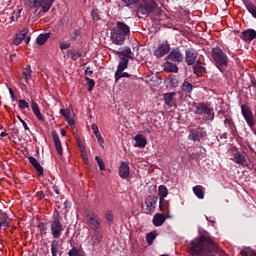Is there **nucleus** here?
I'll use <instances>...</instances> for the list:
<instances>
[{"instance_id": "49530a36", "label": "nucleus", "mask_w": 256, "mask_h": 256, "mask_svg": "<svg viewBox=\"0 0 256 256\" xmlns=\"http://www.w3.org/2000/svg\"><path fill=\"white\" fill-rule=\"evenodd\" d=\"M18 107L19 109H29V103L23 99H20Z\"/></svg>"}, {"instance_id": "c85d7f7f", "label": "nucleus", "mask_w": 256, "mask_h": 256, "mask_svg": "<svg viewBox=\"0 0 256 256\" xmlns=\"http://www.w3.org/2000/svg\"><path fill=\"white\" fill-rule=\"evenodd\" d=\"M100 231H94V235L92 236V245L93 247H97V245L101 244L103 241V236L99 234Z\"/></svg>"}, {"instance_id": "f03ea898", "label": "nucleus", "mask_w": 256, "mask_h": 256, "mask_svg": "<svg viewBox=\"0 0 256 256\" xmlns=\"http://www.w3.org/2000/svg\"><path fill=\"white\" fill-rule=\"evenodd\" d=\"M129 35H131V28L122 21H117L116 25L110 30V39L114 45H124Z\"/></svg>"}, {"instance_id": "72a5a7b5", "label": "nucleus", "mask_w": 256, "mask_h": 256, "mask_svg": "<svg viewBox=\"0 0 256 256\" xmlns=\"http://www.w3.org/2000/svg\"><path fill=\"white\" fill-rule=\"evenodd\" d=\"M68 256H85V252L80 248L73 246L72 249L69 250Z\"/></svg>"}, {"instance_id": "9d476101", "label": "nucleus", "mask_w": 256, "mask_h": 256, "mask_svg": "<svg viewBox=\"0 0 256 256\" xmlns=\"http://www.w3.org/2000/svg\"><path fill=\"white\" fill-rule=\"evenodd\" d=\"M198 53L194 49H186L185 50V63L191 67V65H195L197 61Z\"/></svg>"}, {"instance_id": "4be33fe9", "label": "nucleus", "mask_w": 256, "mask_h": 256, "mask_svg": "<svg viewBox=\"0 0 256 256\" xmlns=\"http://www.w3.org/2000/svg\"><path fill=\"white\" fill-rule=\"evenodd\" d=\"M134 141H135L134 147H141L143 149L147 146V139L143 137V134H137L134 137Z\"/></svg>"}, {"instance_id": "b1692460", "label": "nucleus", "mask_w": 256, "mask_h": 256, "mask_svg": "<svg viewBox=\"0 0 256 256\" xmlns=\"http://www.w3.org/2000/svg\"><path fill=\"white\" fill-rule=\"evenodd\" d=\"M193 73L195 75H202L205 73V66H203V64L200 62V60H197L193 65Z\"/></svg>"}, {"instance_id": "c756f323", "label": "nucleus", "mask_w": 256, "mask_h": 256, "mask_svg": "<svg viewBox=\"0 0 256 256\" xmlns=\"http://www.w3.org/2000/svg\"><path fill=\"white\" fill-rule=\"evenodd\" d=\"M193 193L198 199H205V192H203V186L197 185L193 187Z\"/></svg>"}, {"instance_id": "f257e3e1", "label": "nucleus", "mask_w": 256, "mask_h": 256, "mask_svg": "<svg viewBox=\"0 0 256 256\" xmlns=\"http://www.w3.org/2000/svg\"><path fill=\"white\" fill-rule=\"evenodd\" d=\"M125 7L129 5H135L138 3L137 7V17H149L151 13H155L159 6L155 0H122Z\"/></svg>"}, {"instance_id": "a878e982", "label": "nucleus", "mask_w": 256, "mask_h": 256, "mask_svg": "<svg viewBox=\"0 0 256 256\" xmlns=\"http://www.w3.org/2000/svg\"><path fill=\"white\" fill-rule=\"evenodd\" d=\"M181 91L184 95H191V93H193V84L185 80L181 85Z\"/></svg>"}, {"instance_id": "c9c22d12", "label": "nucleus", "mask_w": 256, "mask_h": 256, "mask_svg": "<svg viewBox=\"0 0 256 256\" xmlns=\"http://www.w3.org/2000/svg\"><path fill=\"white\" fill-rule=\"evenodd\" d=\"M171 87H179V75L170 74L168 76Z\"/></svg>"}, {"instance_id": "f8f14e48", "label": "nucleus", "mask_w": 256, "mask_h": 256, "mask_svg": "<svg viewBox=\"0 0 256 256\" xmlns=\"http://www.w3.org/2000/svg\"><path fill=\"white\" fill-rule=\"evenodd\" d=\"M169 51H171V46L168 43H163L157 47L154 51V55L157 58L165 57Z\"/></svg>"}, {"instance_id": "a19ab883", "label": "nucleus", "mask_w": 256, "mask_h": 256, "mask_svg": "<svg viewBox=\"0 0 256 256\" xmlns=\"http://www.w3.org/2000/svg\"><path fill=\"white\" fill-rule=\"evenodd\" d=\"M241 255H243V256H256V252L251 247H245L241 251Z\"/></svg>"}, {"instance_id": "473e14b6", "label": "nucleus", "mask_w": 256, "mask_h": 256, "mask_svg": "<svg viewBox=\"0 0 256 256\" xmlns=\"http://www.w3.org/2000/svg\"><path fill=\"white\" fill-rule=\"evenodd\" d=\"M32 73H33V70H31V65L26 66V68L22 72V75L26 83H29V81H31Z\"/></svg>"}, {"instance_id": "79ce46f5", "label": "nucleus", "mask_w": 256, "mask_h": 256, "mask_svg": "<svg viewBox=\"0 0 256 256\" xmlns=\"http://www.w3.org/2000/svg\"><path fill=\"white\" fill-rule=\"evenodd\" d=\"M85 81H86V85H87V90L89 91V93H91V91H93V89L95 88V80L89 78V77H85Z\"/></svg>"}, {"instance_id": "f3484780", "label": "nucleus", "mask_w": 256, "mask_h": 256, "mask_svg": "<svg viewBox=\"0 0 256 256\" xmlns=\"http://www.w3.org/2000/svg\"><path fill=\"white\" fill-rule=\"evenodd\" d=\"M193 107H196L194 111L195 115H205V112L209 109V104L193 102Z\"/></svg>"}, {"instance_id": "ddd939ff", "label": "nucleus", "mask_w": 256, "mask_h": 256, "mask_svg": "<svg viewBox=\"0 0 256 256\" xmlns=\"http://www.w3.org/2000/svg\"><path fill=\"white\" fill-rule=\"evenodd\" d=\"M240 37L245 43H251V41L256 39V31L254 29H246L242 32Z\"/></svg>"}, {"instance_id": "9b49d317", "label": "nucleus", "mask_w": 256, "mask_h": 256, "mask_svg": "<svg viewBox=\"0 0 256 256\" xmlns=\"http://www.w3.org/2000/svg\"><path fill=\"white\" fill-rule=\"evenodd\" d=\"M158 195H159V209L163 211V203H165V197L169 195V190H167V186L160 185L158 187Z\"/></svg>"}, {"instance_id": "0e129e2a", "label": "nucleus", "mask_w": 256, "mask_h": 256, "mask_svg": "<svg viewBox=\"0 0 256 256\" xmlns=\"http://www.w3.org/2000/svg\"><path fill=\"white\" fill-rule=\"evenodd\" d=\"M14 45L19 46L20 43H23V41L19 38H17V36L15 37L14 41H13Z\"/></svg>"}, {"instance_id": "680f3d73", "label": "nucleus", "mask_w": 256, "mask_h": 256, "mask_svg": "<svg viewBox=\"0 0 256 256\" xmlns=\"http://www.w3.org/2000/svg\"><path fill=\"white\" fill-rule=\"evenodd\" d=\"M166 211L169 213V202L165 201L164 200V203H163V210L162 211Z\"/></svg>"}, {"instance_id": "dca6fc26", "label": "nucleus", "mask_w": 256, "mask_h": 256, "mask_svg": "<svg viewBox=\"0 0 256 256\" xmlns=\"http://www.w3.org/2000/svg\"><path fill=\"white\" fill-rule=\"evenodd\" d=\"M51 135L53 137L54 145L58 155H63V146L61 145V139L59 138V134L57 133V131L53 130Z\"/></svg>"}, {"instance_id": "f704fd0d", "label": "nucleus", "mask_w": 256, "mask_h": 256, "mask_svg": "<svg viewBox=\"0 0 256 256\" xmlns=\"http://www.w3.org/2000/svg\"><path fill=\"white\" fill-rule=\"evenodd\" d=\"M59 249H61V245H59V241L53 240L51 243L52 256H57V253H59Z\"/></svg>"}, {"instance_id": "8fccbe9b", "label": "nucleus", "mask_w": 256, "mask_h": 256, "mask_svg": "<svg viewBox=\"0 0 256 256\" xmlns=\"http://www.w3.org/2000/svg\"><path fill=\"white\" fill-rule=\"evenodd\" d=\"M69 47H71V43L69 42H62L60 43V49L63 51L65 49H69Z\"/></svg>"}, {"instance_id": "412c9836", "label": "nucleus", "mask_w": 256, "mask_h": 256, "mask_svg": "<svg viewBox=\"0 0 256 256\" xmlns=\"http://www.w3.org/2000/svg\"><path fill=\"white\" fill-rule=\"evenodd\" d=\"M232 161H234V163L237 165L245 166V163H247V157H245V155H243L240 151H237L234 153Z\"/></svg>"}, {"instance_id": "052dcab7", "label": "nucleus", "mask_w": 256, "mask_h": 256, "mask_svg": "<svg viewBox=\"0 0 256 256\" xmlns=\"http://www.w3.org/2000/svg\"><path fill=\"white\" fill-rule=\"evenodd\" d=\"M60 114H61L65 119H69V114L67 113V110L61 109V110H60Z\"/></svg>"}, {"instance_id": "4468645a", "label": "nucleus", "mask_w": 256, "mask_h": 256, "mask_svg": "<svg viewBox=\"0 0 256 256\" xmlns=\"http://www.w3.org/2000/svg\"><path fill=\"white\" fill-rule=\"evenodd\" d=\"M119 175L121 179H129V175H131V168L129 167V162H121L119 167Z\"/></svg>"}, {"instance_id": "a211bd4d", "label": "nucleus", "mask_w": 256, "mask_h": 256, "mask_svg": "<svg viewBox=\"0 0 256 256\" xmlns=\"http://www.w3.org/2000/svg\"><path fill=\"white\" fill-rule=\"evenodd\" d=\"M31 108L35 117L38 119V121L45 122V116L41 114V110L39 109V104H37L35 100H32Z\"/></svg>"}, {"instance_id": "20e7f679", "label": "nucleus", "mask_w": 256, "mask_h": 256, "mask_svg": "<svg viewBox=\"0 0 256 256\" xmlns=\"http://www.w3.org/2000/svg\"><path fill=\"white\" fill-rule=\"evenodd\" d=\"M53 3H55V0H24V5L29 9H35V11L42 9L40 13L49 12Z\"/></svg>"}, {"instance_id": "69168bd1", "label": "nucleus", "mask_w": 256, "mask_h": 256, "mask_svg": "<svg viewBox=\"0 0 256 256\" xmlns=\"http://www.w3.org/2000/svg\"><path fill=\"white\" fill-rule=\"evenodd\" d=\"M199 137H200V139H204V137H207V132L201 131V132L199 133Z\"/></svg>"}, {"instance_id": "09e8293b", "label": "nucleus", "mask_w": 256, "mask_h": 256, "mask_svg": "<svg viewBox=\"0 0 256 256\" xmlns=\"http://www.w3.org/2000/svg\"><path fill=\"white\" fill-rule=\"evenodd\" d=\"M190 138L192 139V141H200L201 140L199 133H195V132L191 133Z\"/></svg>"}, {"instance_id": "de8ad7c7", "label": "nucleus", "mask_w": 256, "mask_h": 256, "mask_svg": "<svg viewBox=\"0 0 256 256\" xmlns=\"http://www.w3.org/2000/svg\"><path fill=\"white\" fill-rule=\"evenodd\" d=\"M17 119L20 121V123H22L25 131H29V126L27 125V122L23 119H21V116L17 115Z\"/></svg>"}, {"instance_id": "393cba45", "label": "nucleus", "mask_w": 256, "mask_h": 256, "mask_svg": "<svg viewBox=\"0 0 256 256\" xmlns=\"http://www.w3.org/2000/svg\"><path fill=\"white\" fill-rule=\"evenodd\" d=\"M247 11L256 19V6L249 0H242Z\"/></svg>"}, {"instance_id": "6e6552de", "label": "nucleus", "mask_w": 256, "mask_h": 256, "mask_svg": "<svg viewBox=\"0 0 256 256\" xmlns=\"http://www.w3.org/2000/svg\"><path fill=\"white\" fill-rule=\"evenodd\" d=\"M158 201H159V197H157V196H149L145 200L147 215H151V213L155 212V208L157 207V202Z\"/></svg>"}, {"instance_id": "e2e57ef3", "label": "nucleus", "mask_w": 256, "mask_h": 256, "mask_svg": "<svg viewBox=\"0 0 256 256\" xmlns=\"http://www.w3.org/2000/svg\"><path fill=\"white\" fill-rule=\"evenodd\" d=\"M78 147L80 149V152H83L85 151V146H83V143H81V140L78 139Z\"/></svg>"}, {"instance_id": "bf43d9fd", "label": "nucleus", "mask_w": 256, "mask_h": 256, "mask_svg": "<svg viewBox=\"0 0 256 256\" xmlns=\"http://www.w3.org/2000/svg\"><path fill=\"white\" fill-rule=\"evenodd\" d=\"M85 75H89V77H91L93 75V70H91V67H86L85 71H84Z\"/></svg>"}, {"instance_id": "e433bc0d", "label": "nucleus", "mask_w": 256, "mask_h": 256, "mask_svg": "<svg viewBox=\"0 0 256 256\" xmlns=\"http://www.w3.org/2000/svg\"><path fill=\"white\" fill-rule=\"evenodd\" d=\"M157 235H159V233H157V231H152V232L148 233L146 235V243L148 245H153V240L157 239Z\"/></svg>"}, {"instance_id": "13d9d810", "label": "nucleus", "mask_w": 256, "mask_h": 256, "mask_svg": "<svg viewBox=\"0 0 256 256\" xmlns=\"http://www.w3.org/2000/svg\"><path fill=\"white\" fill-rule=\"evenodd\" d=\"M96 139L98 140V143L102 145V143H105V140L103 139V136H101V133L98 132V134H95Z\"/></svg>"}, {"instance_id": "7ed1b4c3", "label": "nucleus", "mask_w": 256, "mask_h": 256, "mask_svg": "<svg viewBox=\"0 0 256 256\" xmlns=\"http://www.w3.org/2000/svg\"><path fill=\"white\" fill-rule=\"evenodd\" d=\"M212 58L214 65L223 73L229 65V57L219 47L212 48Z\"/></svg>"}, {"instance_id": "338daca9", "label": "nucleus", "mask_w": 256, "mask_h": 256, "mask_svg": "<svg viewBox=\"0 0 256 256\" xmlns=\"http://www.w3.org/2000/svg\"><path fill=\"white\" fill-rule=\"evenodd\" d=\"M26 45H29L30 41H31V36H25V39H24Z\"/></svg>"}, {"instance_id": "4d7b16f0", "label": "nucleus", "mask_w": 256, "mask_h": 256, "mask_svg": "<svg viewBox=\"0 0 256 256\" xmlns=\"http://www.w3.org/2000/svg\"><path fill=\"white\" fill-rule=\"evenodd\" d=\"M91 129H92L94 135L99 134V126H97V124H92Z\"/></svg>"}, {"instance_id": "37998d69", "label": "nucleus", "mask_w": 256, "mask_h": 256, "mask_svg": "<svg viewBox=\"0 0 256 256\" xmlns=\"http://www.w3.org/2000/svg\"><path fill=\"white\" fill-rule=\"evenodd\" d=\"M91 16L93 21H101V12L99 11V9H93L91 12Z\"/></svg>"}, {"instance_id": "6ab92c4d", "label": "nucleus", "mask_w": 256, "mask_h": 256, "mask_svg": "<svg viewBox=\"0 0 256 256\" xmlns=\"http://www.w3.org/2000/svg\"><path fill=\"white\" fill-rule=\"evenodd\" d=\"M165 221H167V217H165L164 214L156 213L153 217L152 223L154 227H161Z\"/></svg>"}, {"instance_id": "39448f33", "label": "nucleus", "mask_w": 256, "mask_h": 256, "mask_svg": "<svg viewBox=\"0 0 256 256\" xmlns=\"http://www.w3.org/2000/svg\"><path fill=\"white\" fill-rule=\"evenodd\" d=\"M86 221L92 231H101V218L93 211L86 212Z\"/></svg>"}, {"instance_id": "1a4fd4ad", "label": "nucleus", "mask_w": 256, "mask_h": 256, "mask_svg": "<svg viewBox=\"0 0 256 256\" xmlns=\"http://www.w3.org/2000/svg\"><path fill=\"white\" fill-rule=\"evenodd\" d=\"M183 59V53H181L179 48H174L166 57V60L173 61L174 63H183Z\"/></svg>"}, {"instance_id": "2f4dec72", "label": "nucleus", "mask_w": 256, "mask_h": 256, "mask_svg": "<svg viewBox=\"0 0 256 256\" xmlns=\"http://www.w3.org/2000/svg\"><path fill=\"white\" fill-rule=\"evenodd\" d=\"M175 95V92H169L164 94V103L168 107H173V96Z\"/></svg>"}, {"instance_id": "a18cd8bd", "label": "nucleus", "mask_w": 256, "mask_h": 256, "mask_svg": "<svg viewBox=\"0 0 256 256\" xmlns=\"http://www.w3.org/2000/svg\"><path fill=\"white\" fill-rule=\"evenodd\" d=\"M27 33H29V29L25 28L20 33H18L16 37L19 38L20 41H23L25 37H27Z\"/></svg>"}, {"instance_id": "4c0bfd02", "label": "nucleus", "mask_w": 256, "mask_h": 256, "mask_svg": "<svg viewBox=\"0 0 256 256\" xmlns=\"http://www.w3.org/2000/svg\"><path fill=\"white\" fill-rule=\"evenodd\" d=\"M124 77L129 79V77H131V74L127 72H115L114 74L115 83H118V81L120 79H123Z\"/></svg>"}, {"instance_id": "3c124183", "label": "nucleus", "mask_w": 256, "mask_h": 256, "mask_svg": "<svg viewBox=\"0 0 256 256\" xmlns=\"http://www.w3.org/2000/svg\"><path fill=\"white\" fill-rule=\"evenodd\" d=\"M226 118L224 119V125H229L232 126L235 122H233V118H227V116H225Z\"/></svg>"}, {"instance_id": "aec40b11", "label": "nucleus", "mask_w": 256, "mask_h": 256, "mask_svg": "<svg viewBox=\"0 0 256 256\" xmlns=\"http://www.w3.org/2000/svg\"><path fill=\"white\" fill-rule=\"evenodd\" d=\"M29 163L34 167V169L37 171L38 175H43V166L39 163L36 157L30 156L28 157Z\"/></svg>"}, {"instance_id": "6e6d98bb", "label": "nucleus", "mask_w": 256, "mask_h": 256, "mask_svg": "<svg viewBox=\"0 0 256 256\" xmlns=\"http://www.w3.org/2000/svg\"><path fill=\"white\" fill-rule=\"evenodd\" d=\"M80 153H81V157H82L83 161H85V163H88L89 162V158L87 157V151L84 150V151H82Z\"/></svg>"}, {"instance_id": "5fc2aeb1", "label": "nucleus", "mask_w": 256, "mask_h": 256, "mask_svg": "<svg viewBox=\"0 0 256 256\" xmlns=\"http://www.w3.org/2000/svg\"><path fill=\"white\" fill-rule=\"evenodd\" d=\"M66 121H67L68 125H70V127H72V129L75 128V120H73V118L68 116V118H66Z\"/></svg>"}, {"instance_id": "5701e85b", "label": "nucleus", "mask_w": 256, "mask_h": 256, "mask_svg": "<svg viewBox=\"0 0 256 256\" xmlns=\"http://www.w3.org/2000/svg\"><path fill=\"white\" fill-rule=\"evenodd\" d=\"M164 70L168 73H179L177 64L170 62L169 60H166V63H164Z\"/></svg>"}, {"instance_id": "603ef678", "label": "nucleus", "mask_w": 256, "mask_h": 256, "mask_svg": "<svg viewBox=\"0 0 256 256\" xmlns=\"http://www.w3.org/2000/svg\"><path fill=\"white\" fill-rule=\"evenodd\" d=\"M36 197L39 201L45 199V193H43V191H38L36 192Z\"/></svg>"}, {"instance_id": "2eb2a0df", "label": "nucleus", "mask_w": 256, "mask_h": 256, "mask_svg": "<svg viewBox=\"0 0 256 256\" xmlns=\"http://www.w3.org/2000/svg\"><path fill=\"white\" fill-rule=\"evenodd\" d=\"M116 55H118L119 59H134L135 57V54L133 53V51H131V48L129 46H126L122 48V50L117 51Z\"/></svg>"}, {"instance_id": "864d4df0", "label": "nucleus", "mask_w": 256, "mask_h": 256, "mask_svg": "<svg viewBox=\"0 0 256 256\" xmlns=\"http://www.w3.org/2000/svg\"><path fill=\"white\" fill-rule=\"evenodd\" d=\"M229 129H230L232 135L235 137V135H237V126H235V123L232 124L231 126H229Z\"/></svg>"}, {"instance_id": "58836bf2", "label": "nucleus", "mask_w": 256, "mask_h": 256, "mask_svg": "<svg viewBox=\"0 0 256 256\" xmlns=\"http://www.w3.org/2000/svg\"><path fill=\"white\" fill-rule=\"evenodd\" d=\"M68 55H70L72 61H77V59L83 57V54L77 50H69Z\"/></svg>"}, {"instance_id": "423d86ee", "label": "nucleus", "mask_w": 256, "mask_h": 256, "mask_svg": "<svg viewBox=\"0 0 256 256\" xmlns=\"http://www.w3.org/2000/svg\"><path fill=\"white\" fill-rule=\"evenodd\" d=\"M241 112L248 127L251 129V131H255V117H253V111H251V108H249L247 105H242Z\"/></svg>"}, {"instance_id": "bb28decb", "label": "nucleus", "mask_w": 256, "mask_h": 256, "mask_svg": "<svg viewBox=\"0 0 256 256\" xmlns=\"http://www.w3.org/2000/svg\"><path fill=\"white\" fill-rule=\"evenodd\" d=\"M127 67H129V59L120 58V62L118 63L116 73H123V71H125Z\"/></svg>"}, {"instance_id": "ea45409f", "label": "nucleus", "mask_w": 256, "mask_h": 256, "mask_svg": "<svg viewBox=\"0 0 256 256\" xmlns=\"http://www.w3.org/2000/svg\"><path fill=\"white\" fill-rule=\"evenodd\" d=\"M105 219H106V223L108 225H111L113 223V219H115V216L113 215V211L107 210L105 212Z\"/></svg>"}, {"instance_id": "cd10ccee", "label": "nucleus", "mask_w": 256, "mask_h": 256, "mask_svg": "<svg viewBox=\"0 0 256 256\" xmlns=\"http://www.w3.org/2000/svg\"><path fill=\"white\" fill-rule=\"evenodd\" d=\"M204 121H215V112L213 107H209L207 111L204 112Z\"/></svg>"}, {"instance_id": "774afa93", "label": "nucleus", "mask_w": 256, "mask_h": 256, "mask_svg": "<svg viewBox=\"0 0 256 256\" xmlns=\"http://www.w3.org/2000/svg\"><path fill=\"white\" fill-rule=\"evenodd\" d=\"M73 35H74L75 37H79V36L81 35V32H80L79 30H74V31H73Z\"/></svg>"}, {"instance_id": "7c9ffc66", "label": "nucleus", "mask_w": 256, "mask_h": 256, "mask_svg": "<svg viewBox=\"0 0 256 256\" xmlns=\"http://www.w3.org/2000/svg\"><path fill=\"white\" fill-rule=\"evenodd\" d=\"M49 37H51V35L49 33L40 34L36 38L37 45H45V43H47V40L49 39Z\"/></svg>"}, {"instance_id": "0eeeda50", "label": "nucleus", "mask_w": 256, "mask_h": 256, "mask_svg": "<svg viewBox=\"0 0 256 256\" xmlns=\"http://www.w3.org/2000/svg\"><path fill=\"white\" fill-rule=\"evenodd\" d=\"M50 231L54 239H59L63 235V231H65V226H63L59 219H55L51 222Z\"/></svg>"}, {"instance_id": "c03bdc74", "label": "nucleus", "mask_w": 256, "mask_h": 256, "mask_svg": "<svg viewBox=\"0 0 256 256\" xmlns=\"http://www.w3.org/2000/svg\"><path fill=\"white\" fill-rule=\"evenodd\" d=\"M95 161H97L100 171H105V162H103V159L99 156H95Z\"/></svg>"}]
</instances>
